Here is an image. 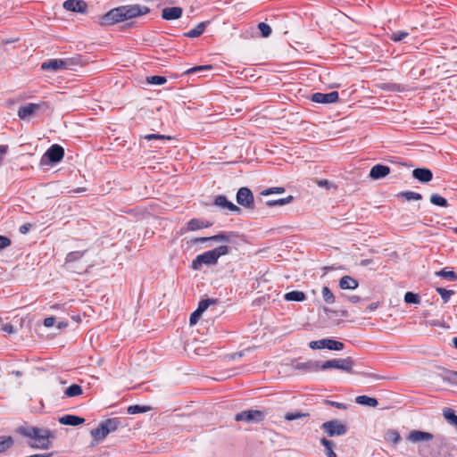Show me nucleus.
<instances>
[{
    "instance_id": "1",
    "label": "nucleus",
    "mask_w": 457,
    "mask_h": 457,
    "mask_svg": "<svg viewBox=\"0 0 457 457\" xmlns=\"http://www.w3.org/2000/svg\"><path fill=\"white\" fill-rule=\"evenodd\" d=\"M16 432L28 438L29 445L33 448L48 449L51 446V440L54 438L51 430L29 425L18 427Z\"/></svg>"
},
{
    "instance_id": "2",
    "label": "nucleus",
    "mask_w": 457,
    "mask_h": 457,
    "mask_svg": "<svg viewBox=\"0 0 457 457\" xmlns=\"http://www.w3.org/2000/svg\"><path fill=\"white\" fill-rule=\"evenodd\" d=\"M456 451L455 445L450 438L437 435L432 442L431 450L428 453L429 455L437 454L443 457H451Z\"/></svg>"
},
{
    "instance_id": "3",
    "label": "nucleus",
    "mask_w": 457,
    "mask_h": 457,
    "mask_svg": "<svg viewBox=\"0 0 457 457\" xmlns=\"http://www.w3.org/2000/svg\"><path fill=\"white\" fill-rule=\"evenodd\" d=\"M120 418H109L100 422L97 428L91 430L90 435L93 439L99 442L104 439L110 433L114 432L121 426Z\"/></svg>"
},
{
    "instance_id": "4",
    "label": "nucleus",
    "mask_w": 457,
    "mask_h": 457,
    "mask_svg": "<svg viewBox=\"0 0 457 457\" xmlns=\"http://www.w3.org/2000/svg\"><path fill=\"white\" fill-rule=\"evenodd\" d=\"M436 438V436L429 432L421 430H411L406 436L408 441L412 443H420L419 445V453L421 455H426L429 451L427 448L432 447V442Z\"/></svg>"
},
{
    "instance_id": "5",
    "label": "nucleus",
    "mask_w": 457,
    "mask_h": 457,
    "mask_svg": "<svg viewBox=\"0 0 457 457\" xmlns=\"http://www.w3.org/2000/svg\"><path fill=\"white\" fill-rule=\"evenodd\" d=\"M64 157V149L62 145L54 144L42 155L41 165H50L60 162Z\"/></svg>"
},
{
    "instance_id": "6",
    "label": "nucleus",
    "mask_w": 457,
    "mask_h": 457,
    "mask_svg": "<svg viewBox=\"0 0 457 457\" xmlns=\"http://www.w3.org/2000/svg\"><path fill=\"white\" fill-rule=\"evenodd\" d=\"M336 364L337 370H340L350 374L361 375L363 377L371 378L375 379L379 378V377L375 373L353 370L354 361L353 360L352 357L336 359Z\"/></svg>"
},
{
    "instance_id": "7",
    "label": "nucleus",
    "mask_w": 457,
    "mask_h": 457,
    "mask_svg": "<svg viewBox=\"0 0 457 457\" xmlns=\"http://www.w3.org/2000/svg\"><path fill=\"white\" fill-rule=\"evenodd\" d=\"M320 428L329 437L345 436L348 431L346 424L338 420H331L324 422L321 424Z\"/></svg>"
},
{
    "instance_id": "8",
    "label": "nucleus",
    "mask_w": 457,
    "mask_h": 457,
    "mask_svg": "<svg viewBox=\"0 0 457 457\" xmlns=\"http://www.w3.org/2000/svg\"><path fill=\"white\" fill-rule=\"evenodd\" d=\"M49 108L50 106L47 102H40L38 104L29 103L20 106L18 110V117L21 120H26L37 112H44L49 110Z\"/></svg>"
},
{
    "instance_id": "9",
    "label": "nucleus",
    "mask_w": 457,
    "mask_h": 457,
    "mask_svg": "<svg viewBox=\"0 0 457 457\" xmlns=\"http://www.w3.org/2000/svg\"><path fill=\"white\" fill-rule=\"evenodd\" d=\"M218 263V258L214 253V251L209 250L204 252L201 254H198L195 259H193L190 268L194 270H200L203 265H215Z\"/></svg>"
},
{
    "instance_id": "10",
    "label": "nucleus",
    "mask_w": 457,
    "mask_h": 457,
    "mask_svg": "<svg viewBox=\"0 0 457 457\" xmlns=\"http://www.w3.org/2000/svg\"><path fill=\"white\" fill-rule=\"evenodd\" d=\"M120 9L122 10V17L124 21L146 15L151 12V9L148 6L141 5L138 4L120 5Z\"/></svg>"
},
{
    "instance_id": "11",
    "label": "nucleus",
    "mask_w": 457,
    "mask_h": 457,
    "mask_svg": "<svg viewBox=\"0 0 457 457\" xmlns=\"http://www.w3.org/2000/svg\"><path fill=\"white\" fill-rule=\"evenodd\" d=\"M122 10L120 6L111 9L105 14L99 17V24L101 26H112L119 22H122Z\"/></svg>"
},
{
    "instance_id": "12",
    "label": "nucleus",
    "mask_w": 457,
    "mask_h": 457,
    "mask_svg": "<svg viewBox=\"0 0 457 457\" xmlns=\"http://www.w3.org/2000/svg\"><path fill=\"white\" fill-rule=\"evenodd\" d=\"M344 346L345 345L342 342L331 338H323L309 343V347L312 350L327 348L331 351H341Z\"/></svg>"
},
{
    "instance_id": "13",
    "label": "nucleus",
    "mask_w": 457,
    "mask_h": 457,
    "mask_svg": "<svg viewBox=\"0 0 457 457\" xmlns=\"http://www.w3.org/2000/svg\"><path fill=\"white\" fill-rule=\"evenodd\" d=\"M237 203L246 209L254 208V197L253 192L246 187H240L236 195Z\"/></svg>"
},
{
    "instance_id": "14",
    "label": "nucleus",
    "mask_w": 457,
    "mask_h": 457,
    "mask_svg": "<svg viewBox=\"0 0 457 457\" xmlns=\"http://www.w3.org/2000/svg\"><path fill=\"white\" fill-rule=\"evenodd\" d=\"M265 415L262 411L258 410H247L238 412L235 416L237 421H245L248 423H258L264 420Z\"/></svg>"
},
{
    "instance_id": "15",
    "label": "nucleus",
    "mask_w": 457,
    "mask_h": 457,
    "mask_svg": "<svg viewBox=\"0 0 457 457\" xmlns=\"http://www.w3.org/2000/svg\"><path fill=\"white\" fill-rule=\"evenodd\" d=\"M339 99L337 91H331L329 93L317 92L311 96V100L317 104H333L337 103Z\"/></svg>"
},
{
    "instance_id": "16",
    "label": "nucleus",
    "mask_w": 457,
    "mask_h": 457,
    "mask_svg": "<svg viewBox=\"0 0 457 457\" xmlns=\"http://www.w3.org/2000/svg\"><path fill=\"white\" fill-rule=\"evenodd\" d=\"M213 204L220 207L221 209H228V211L237 212L238 214H240L242 212V210L238 206L234 204L232 202L228 201V198L222 195L215 196Z\"/></svg>"
},
{
    "instance_id": "17",
    "label": "nucleus",
    "mask_w": 457,
    "mask_h": 457,
    "mask_svg": "<svg viewBox=\"0 0 457 457\" xmlns=\"http://www.w3.org/2000/svg\"><path fill=\"white\" fill-rule=\"evenodd\" d=\"M183 15V9L179 6L165 7L162 10L161 17L164 21L179 20Z\"/></svg>"
},
{
    "instance_id": "18",
    "label": "nucleus",
    "mask_w": 457,
    "mask_h": 457,
    "mask_svg": "<svg viewBox=\"0 0 457 457\" xmlns=\"http://www.w3.org/2000/svg\"><path fill=\"white\" fill-rule=\"evenodd\" d=\"M411 175L422 184L428 183L433 179V172L428 168H416L412 170Z\"/></svg>"
},
{
    "instance_id": "19",
    "label": "nucleus",
    "mask_w": 457,
    "mask_h": 457,
    "mask_svg": "<svg viewBox=\"0 0 457 457\" xmlns=\"http://www.w3.org/2000/svg\"><path fill=\"white\" fill-rule=\"evenodd\" d=\"M87 7V4L84 0H66L63 3V8L73 12L84 13Z\"/></svg>"
},
{
    "instance_id": "20",
    "label": "nucleus",
    "mask_w": 457,
    "mask_h": 457,
    "mask_svg": "<svg viewBox=\"0 0 457 457\" xmlns=\"http://www.w3.org/2000/svg\"><path fill=\"white\" fill-rule=\"evenodd\" d=\"M294 369L301 370L305 372H316L319 371V361L307 360L305 361H295L292 363Z\"/></svg>"
},
{
    "instance_id": "21",
    "label": "nucleus",
    "mask_w": 457,
    "mask_h": 457,
    "mask_svg": "<svg viewBox=\"0 0 457 457\" xmlns=\"http://www.w3.org/2000/svg\"><path fill=\"white\" fill-rule=\"evenodd\" d=\"M391 171L389 166L384 164H376L370 170V178L373 180H378L386 178Z\"/></svg>"
},
{
    "instance_id": "22",
    "label": "nucleus",
    "mask_w": 457,
    "mask_h": 457,
    "mask_svg": "<svg viewBox=\"0 0 457 457\" xmlns=\"http://www.w3.org/2000/svg\"><path fill=\"white\" fill-rule=\"evenodd\" d=\"M59 423L65 426L77 427L85 422V419L77 415L66 414L59 418Z\"/></svg>"
},
{
    "instance_id": "23",
    "label": "nucleus",
    "mask_w": 457,
    "mask_h": 457,
    "mask_svg": "<svg viewBox=\"0 0 457 457\" xmlns=\"http://www.w3.org/2000/svg\"><path fill=\"white\" fill-rule=\"evenodd\" d=\"M212 225V221H204L200 219L194 218L187 221V229L188 231H196L202 228H210Z\"/></svg>"
},
{
    "instance_id": "24",
    "label": "nucleus",
    "mask_w": 457,
    "mask_h": 457,
    "mask_svg": "<svg viewBox=\"0 0 457 457\" xmlns=\"http://www.w3.org/2000/svg\"><path fill=\"white\" fill-rule=\"evenodd\" d=\"M61 59H48L41 63L40 69L45 71L57 72L62 69Z\"/></svg>"
},
{
    "instance_id": "25",
    "label": "nucleus",
    "mask_w": 457,
    "mask_h": 457,
    "mask_svg": "<svg viewBox=\"0 0 457 457\" xmlns=\"http://www.w3.org/2000/svg\"><path fill=\"white\" fill-rule=\"evenodd\" d=\"M210 24V21H205L198 23L194 29L183 34L186 37H200L205 30L206 27Z\"/></svg>"
},
{
    "instance_id": "26",
    "label": "nucleus",
    "mask_w": 457,
    "mask_h": 457,
    "mask_svg": "<svg viewBox=\"0 0 457 457\" xmlns=\"http://www.w3.org/2000/svg\"><path fill=\"white\" fill-rule=\"evenodd\" d=\"M358 286V280L348 275L343 276L339 280V287L343 290L355 289Z\"/></svg>"
},
{
    "instance_id": "27",
    "label": "nucleus",
    "mask_w": 457,
    "mask_h": 457,
    "mask_svg": "<svg viewBox=\"0 0 457 457\" xmlns=\"http://www.w3.org/2000/svg\"><path fill=\"white\" fill-rule=\"evenodd\" d=\"M284 299L290 302H303L306 299V295L303 291L293 290L286 293Z\"/></svg>"
},
{
    "instance_id": "28",
    "label": "nucleus",
    "mask_w": 457,
    "mask_h": 457,
    "mask_svg": "<svg viewBox=\"0 0 457 457\" xmlns=\"http://www.w3.org/2000/svg\"><path fill=\"white\" fill-rule=\"evenodd\" d=\"M355 402L358 404L370 406V407H377L378 405V401L377 398L370 397L368 395H359L355 398Z\"/></svg>"
},
{
    "instance_id": "29",
    "label": "nucleus",
    "mask_w": 457,
    "mask_h": 457,
    "mask_svg": "<svg viewBox=\"0 0 457 457\" xmlns=\"http://www.w3.org/2000/svg\"><path fill=\"white\" fill-rule=\"evenodd\" d=\"M443 416L446 421L457 429V415L452 408L443 409Z\"/></svg>"
},
{
    "instance_id": "30",
    "label": "nucleus",
    "mask_w": 457,
    "mask_h": 457,
    "mask_svg": "<svg viewBox=\"0 0 457 457\" xmlns=\"http://www.w3.org/2000/svg\"><path fill=\"white\" fill-rule=\"evenodd\" d=\"M14 440L11 436H0V454L4 453L7 450L12 447Z\"/></svg>"
},
{
    "instance_id": "31",
    "label": "nucleus",
    "mask_w": 457,
    "mask_h": 457,
    "mask_svg": "<svg viewBox=\"0 0 457 457\" xmlns=\"http://www.w3.org/2000/svg\"><path fill=\"white\" fill-rule=\"evenodd\" d=\"M293 201H294V196L293 195H288L287 197L279 198V199H277V200H268V201L265 202V204L268 207H275V206H281V205H285V204H290Z\"/></svg>"
},
{
    "instance_id": "32",
    "label": "nucleus",
    "mask_w": 457,
    "mask_h": 457,
    "mask_svg": "<svg viewBox=\"0 0 457 457\" xmlns=\"http://www.w3.org/2000/svg\"><path fill=\"white\" fill-rule=\"evenodd\" d=\"M61 61L62 62V70H73L74 66L80 64V58L78 56L61 59Z\"/></svg>"
},
{
    "instance_id": "33",
    "label": "nucleus",
    "mask_w": 457,
    "mask_h": 457,
    "mask_svg": "<svg viewBox=\"0 0 457 457\" xmlns=\"http://www.w3.org/2000/svg\"><path fill=\"white\" fill-rule=\"evenodd\" d=\"M83 389L81 386L79 384H72L70 386H68L65 391L64 395L66 397H75L82 395Z\"/></svg>"
},
{
    "instance_id": "34",
    "label": "nucleus",
    "mask_w": 457,
    "mask_h": 457,
    "mask_svg": "<svg viewBox=\"0 0 457 457\" xmlns=\"http://www.w3.org/2000/svg\"><path fill=\"white\" fill-rule=\"evenodd\" d=\"M235 232H220L219 234H216L214 236H211L212 241L213 242H224V243H229L230 237L232 236H235Z\"/></svg>"
},
{
    "instance_id": "35",
    "label": "nucleus",
    "mask_w": 457,
    "mask_h": 457,
    "mask_svg": "<svg viewBox=\"0 0 457 457\" xmlns=\"http://www.w3.org/2000/svg\"><path fill=\"white\" fill-rule=\"evenodd\" d=\"M435 276L443 278L448 281L457 280V274L453 270H446L445 269L436 271Z\"/></svg>"
},
{
    "instance_id": "36",
    "label": "nucleus",
    "mask_w": 457,
    "mask_h": 457,
    "mask_svg": "<svg viewBox=\"0 0 457 457\" xmlns=\"http://www.w3.org/2000/svg\"><path fill=\"white\" fill-rule=\"evenodd\" d=\"M320 443L325 448L327 457H337L336 453L334 452L335 444L333 441L328 440L327 438H322L320 440Z\"/></svg>"
},
{
    "instance_id": "37",
    "label": "nucleus",
    "mask_w": 457,
    "mask_h": 457,
    "mask_svg": "<svg viewBox=\"0 0 457 457\" xmlns=\"http://www.w3.org/2000/svg\"><path fill=\"white\" fill-rule=\"evenodd\" d=\"M430 203L439 207H448L449 204L446 198L441 196L438 194H432L430 195Z\"/></svg>"
},
{
    "instance_id": "38",
    "label": "nucleus",
    "mask_w": 457,
    "mask_h": 457,
    "mask_svg": "<svg viewBox=\"0 0 457 457\" xmlns=\"http://www.w3.org/2000/svg\"><path fill=\"white\" fill-rule=\"evenodd\" d=\"M385 439L393 445H396L401 441V436L398 431L395 429H388L385 433Z\"/></svg>"
},
{
    "instance_id": "39",
    "label": "nucleus",
    "mask_w": 457,
    "mask_h": 457,
    "mask_svg": "<svg viewBox=\"0 0 457 457\" xmlns=\"http://www.w3.org/2000/svg\"><path fill=\"white\" fill-rule=\"evenodd\" d=\"M150 410H151L150 406L135 404V405L129 406L127 409V412L130 415H135V414H138V413L147 412Z\"/></svg>"
},
{
    "instance_id": "40",
    "label": "nucleus",
    "mask_w": 457,
    "mask_h": 457,
    "mask_svg": "<svg viewBox=\"0 0 457 457\" xmlns=\"http://www.w3.org/2000/svg\"><path fill=\"white\" fill-rule=\"evenodd\" d=\"M308 412H301L300 411H287L284 418L286 420L292 421L295 420L303 417H309Z\"/></svg>"
},
{
    "instance_id": "41",
    "label": "nucleus",
    "mask_w": 457,
    "mask_h": 457,
    "mask_svg": "<svg viewBox=\"0 0 457 457\" xmlns=\"http://www.w3.org/2000/svg\"><path fill=\"white\" fill-rule=\"evenodd\" d=\"M399 197H403L406 199L407 201L411 200H421L422 195L420 193L412 192V191H402L398 194Z\"/></svg>"
},
{
    "instance_id": "42",
    "label": "nucleus",
    "mask_w": 457,
    "mask_h": 457,
    "mask_svg": "<svg viewBox=\"0 0 457 457\" xmlns=\"http://www.w3.org/2000/svg\"><path fill=\"white\" fill-rule=\"evenodd\" d=\"M85 253H86V251L71 252L66 255L65 262L71 263V262H77L84 256Z\"/></svg>"
},
{
    "instance_id": "43",
    "label": "nucleus",
    "mask_w": 457,
    "mask_h": 457,
    "mask_svg": "<svg viewBox=\"0 0 457 457\" xmlns=\"http://www.w3.org/2000/svg\"><path fill=\"white\" fill-rule=\"evenodd\" d=\"M436 291L437 294L440 295V296L445 303H448L451 296L453 295H454L453 290H448L444 287H436Z\"/></svg>"
},
{
    "instance_id": "44",
    "label": "nucleus",
    "mask_w": 457,
    "mask_h": 457,
    "mask_svg": "<svg viewBox=\"0 0 457 457\" xmlns=\"http://www.w3.org/2000/svg\"><path fill=\"white\" fill-rule=\"evenodd\" d=\"M321 294H322V297H323V300L325 303H335L336 297H335L334 294L332 293V291L328 287L325 286L322 287Z\"/></svg>"
},
{
    "instance_id": "45",
    "label": "nucleus",
    "mask_w": 457,
    "mask_h": 457,
    "mask_svg": "<svg viewBox=\"0 0 457 457\" xmlns=\"http://www.w3.org/2000/svg\"><path fill=\"white\" fill-rule=\"evenodd\" d=\"M146 82L152 85H163L167 82V78L160 75H153L146 77Z\"/></svg>"
},
{
    "instance_id": "46",
    "label": "nucleus",
    "mask_w": 457,
    "mask_h": 457,
    "mask_svg": "<svg viewBox=\"0 0 457 457\" xmlns=\"http://www.w3.org/2000/svg\"><path fill=\"white\" fill-rule=\"evenodd\" d=\"M404 302L409 304H418L420 303V297L413 292H406L404 295Z\"/></svg>"
},
{
    "instance_id": "47",
    "label": "nucleus",
    "mask_w": 457,
    "mask_h": 457,
    "mask_svg": "<svg viewBox=\"0 0 457 457\" xmlns=\"http://www.w3.org/2000/svg\"><path fill=\"white\" fill-rule=\"evenodd\" d=\"M216 302H217V300L210 299V298L201 300L198 303V306H197L196 310L203 314L211 304H214V303H216Z\"/></svg>"
},
{
    "instance_id": "48",
    "label": "nucleus",
    "mask_w": 457,
    "mask_h": 457,
    "mask_svg": "<svg viewBox=\"0 0 457 457\" xmlns=\"http://www.w3.org/2000/svg\"><path fill=\"white\" fill-rule=\"evenodd\" d=\"M444 381L457 386V371L446 370L444 375Z\"/></svg>"
},
{
    "instance_id": "49",
    "label": "nucleus",
    "mask_w": 457,
    "mask_h": 457,
    "mask_svg": "<svg viewBox=\"0 0 457 457\" xmlns=\"http://www.w3.org/2000/svg\"><path fill=\"white\" fill-rule=\"evenodd\" d=\"M257 28L262 37H269L272 33L271 27L266 22H260Z\"/></svg>"
},
{
    "instance_id": "50",
    "label": "nucleus",
    "mask_w": 457,
    "mask_h": 457,
    "mask_svg": "<svg viewBox=\"0 0 457 457\" xmlns=\"http://www.w3.org/2000/svg\"><path fill=\"white\" fill-rule=\"evenodd\" d=\"M409 36V33L406 31L397 30L393 32L390 35V39L394 42H400Z\"/></svg>"
},
{
    "instance_id": "51",
    "label": "nucleus",
    "mask_w": 457,
    "mask_h": 457,
    "mask_svg": "<svg viewBox=\"0 0 457 457\" xmlns=\"http://www.w3.org/2000/svg\"><path fill=\"white\" fill-rule=\"evenodd\" d=\"M285 192V187H268L261 192L262 195H269L272 194H282Z\"/></svg>"
},
{
    "instance_id": "52",
    "label": "nucleus",
    "mask_w": 457,
    "mask_h": 457,
    "mask_svg": "<svg viewBox=\"0 0 457 457\" xmlns=\"http://www.w3.org/2000/svg\"><path fill=\"white\" fill-rule=\"evenodd\" d=\"M212 69V65H198V66H195L193 68H190L188 69L187 71H186L184 72V74H193V73H195V72H199V71H210Z\"/></svg>"
},
{
    "instance_id": "53",
    "label": "nucleus",
    "mask_w": 457,
    "mask_h": 457,
    "mask_svg": "<svg viewBox=\"0 0 457 457\" xmlns=\"http://www.w3.org/2000/svg\"><path fill=\"white\" fill-rule=\"evenodd\" d=\"M336 359L328 360L324 362L319 361V370L336 369Z\"/></svg>"
},
{
    "instance_id": "54",
    "label": "nucleus",
    "mask_w": 457,
    "mask_h": 457,
    "mask_svg": "<svg viewBox=\"0 0 457 457\" xmlns=\"http://www.w3.org/2000/svg\"><path fill=\"white\" fill-rule=\"evenodd\" d=\"M144 138L147 141H151L154 139H162V140H172L173 137L167 135H162V134H147L144 136Z\"/></svg>"
},
{
    "instance_id": "55",
    "label": "nucleus",
    "mask_w": 457,
    "mask_h": 457,
    "mask_svg": "<svg viewBox=\"0 0 457 457\" xmlns=\"http://www.w3.org/2000/svg\"><path fill=\"white\" fill-rule=\"evenodd\" d=\"M212 250L214 251L217 258L219 259L220 256L229 253L230 247L228 245H222L213 248Z\"/></svg>"
},
{
    "instance_id": "56",
    "label": "nucleus",
    "mask_w": 457,
    "mask_h": 457,
    "mask_svg": "<svg viewBox=\"0 0 457 457\" xmlns=\"http://www.w3.org/2000/svg\"><path fill=\"white\" fill-rule=\"evenodd\" d=\"M324 403L326 405L333 406L339 410H346L347 409V405L343 403H338V402H335V401H331V400H325Z\"/></svg>"
},
{
    "instance_id": "57",
    "label": "nucleus",
    "mask_w": 457,
    "mask_h": 457,
    "mask_svg": "<svg viewBox=\"0 0 457 457\" xmlns=\"http://www.w3.org/2000/svg\"><path fill=\"white\" fill-rule=\"evenodd\" d=\"M202 316V313L200 312H198L197 310H195L191 314H190V317H189V324L190 325H195L197 323V321L199 320V319L201 318Z\"/></svg>"
},
{
    "instance_id": "58",
    "label": "nucleus",
    "mask_w": 457,
    "mask_h": 457,
    "mask_svg": "<svg viewBox=\"0 0 457 457\" xmlns=\"http://www.w3.org/2000/svg\"><path fill=\"white\" fill-rule=\"evenodd\" d=\"M12 245V240L6 237L0 235V247L4 250Z\"/></svg>"
},
{
    "instance_id": "59",
    "label": "nucleus",
    "mask_w": 457,
    "mask_h": 457,
    "mask_svg": "<svg viewBox=\"0 0 457 457\" xmlns=\"http://www.w3.org/2000/svg\"><path fill=\"white\" fill-rule=\"evenodd\" d=\"M382 88L390 91H398L400 90V85L395 83H385Z\"/></svg>"
},
{
    "instance_id": "60",
    "label": "nucleus",
    "mask_w": 457,
    "mask_h": 457,
    "mask_svg": "<svg viewBox=\"0 0 457 457\" xmlns=\"http://www.w3.org/2000/svg\"><path fill=\"white\" fill-rule=\"evenodd\" d=\"M2 330L8 334H13L15 332V328L12 323H5L2 327Z\"/></svg>"
},
{
    "instance_id": "61",
    "label": "nucleus",
    "mask_w": 457,
    "mask_h": 457,
    "mask_svg": "<svg viewBox=\"0 0 457 457\" xmlns=\"http://www.w3.org/2000/svg\"><path fill=\"white\" fill-rule=\"evenodd\" d=\"M31 227L32 225L30 223H24L20 226L19 232L22 235H25L30 230Z\"/></svg>"
},
{
    "instance_id": "62",
    "label": "nucleus",
    "mask_w": 457,
    "mask_h": 457,
    "mask_svg": "<svg viewBox=\"0 0 457 457\" xmlns=\"http://www.w3.org/2000/svg\"><path fill=\"white\" fill-rule=\"evenodd\" d=\"M54 323H55V318L53 316L46 318L43 321L44 326L46 328H50V327L54 326Z\"/></svg>"
},
{
    "instance_id": "63",
    "label": "nucleus",
    "mask_w": 457,
    "mask_h": 457,
    "mask_svg": "<svg viewBox=\"0 0 457 457\" xmlns=\"http://www.w3.org/2000/svg\"><path fill=\"white\" fill-rule=\"evenodd\" d=\"M208 241H212L211 237H195L191 240V243L196 244V243H204V242H208Z\"/></svg>"
},
{
    "instance_id": "64",
    "label": "nucleus",
    "mask_w": 457,
    "mask_h": 457,
    "mask_svg": "<svg viewBox=\"0 0 457 457\" xmlns=\"http://www.w3.org/2000/svg\"><path fill=\"white\" fill-rule=\"evenodd\" d=\"M324 311L327 312H333L334 314L337 315V314H340L342 317H348L349 313L347 311L345 310H342V311H331L328 308H324Z\"/></svg>"
}]
</instances>
